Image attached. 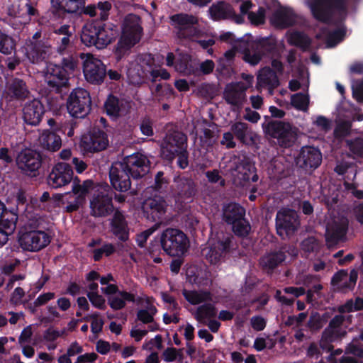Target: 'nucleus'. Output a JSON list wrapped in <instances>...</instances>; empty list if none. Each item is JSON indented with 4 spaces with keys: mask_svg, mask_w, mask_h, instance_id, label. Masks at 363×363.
Returning <instances> with one entry per match:
<instances>
[{
    "mask_svg": "<svg viewBox=\"0 0 363 363\" xmlns=\"http://www.w3.org/2000/svg\"><path fill=\"white\" fill-rule=\"evenodd\" d=\"M117 35L118 29L115 26H101L89 22L82 28L81 41L87 47L94 46L97 49H103L111 43Z\"/></svg>",
    "mask_w": 363,
    "mask_h": 363,
    "instance_id": "nucleus-1",
    "label": "nucleus"
},
{
    "mask_svg": "<svg viewBox=\"0 0 363 363\" xmlns=\"http://www.w3.org/2000/svg\"><path fill=\"white\" fill-rule=\"evenodd\" d=\"M94 183L91 180L80 183L77 179H74L71 191L55 194L52 196V200L58 206H65L66 212L76 211L85 203L86 195L92 189Z\"/></svg>",
    "mask_w": 363,
    "mask_h": 363,
    "instance_id": "nucleus-2",
    "label": "nucleus"
},
{
    "mask_svg": "<svg viewBox=\"0 0 363 363\" xmlns=\"http://www.w3.org/2000/svg\"><path fill=\"white\" fill-rule=\"evenodd\" d=\"M142 32L140 18L133 14L126 16L122 27L121 37L116 48L117 54L121 55L138 43Z\"/></svg>",
    "mask_w": 363,
    "mask_h": 363,
    "instance_id": "nucleus-3",
    "label": "nucleus"
},
{
    "mask_svg": "<svg viewBox=\"0 0 363 363\" xmlns=\"http://www.w3.org/2000/svg\"><path fill=\"white\" fill-rule=\"evenodd\" d=\"M306 4L314 18L320 21L336 14L340 18L345 15V0H306Z\"/></svg>",
    "mask_w": 363,
    "mask_h": 363,
    "instance_id": "nucleus-4",
    "label": "nucleus"
},
{
    "mask_svg": "<svg viewBox=\"0 0 363 363\" xmlns=\"http://www.w3.org/2000/svg\"><path fill=\"white\" fill-rule=\"evenodd\" d=\"M160 242L163 250L171 256H181L189 247L187 237L177 229L164 230L161 235Z\"/></svg>",
    "mask_w": 363,
    "mask_h": 363,
    "instance_id": "nucleus-5",
    "label": "nucleus"
},
{
    "mask_svg": "<svg viewBox=\"0 0 363 363\" xmlns=\"http://www.w3.org/2000/svg\"><path fill=\"white\" fill-rule=\"evenodd\" d=\"M18 242L24 250L36 252L45 247L50 242V238L44 231L25 228L19 233Z\"/></svg>",
    "mask_w": 363,
    "mask_h": 363,
    "instance_id": "nucleus-6",
    "label": "nucleus"
},
{
    "mask_svg": "<svg viewBox=\"0 0 363 363\" xmlns=\"http://www.w3.org/2000/svg\"><path fill=\"white\" fill-rule=\"evenodd\" d=\"M91 99L88 91L82 88L75 89L70 94L67 108L69 113L76 118H83L90 108Z\"/></svg>",
    "mask_w": 363,
    "mask_h": 363,
    "instance_id": "nucleus-7",
    "label": "nucleus"
},
{
    "mask_svg": "<svg viewBox=\"0 0 363 363\" xmlns=\"http://www.w3.org/2000/svg\"><path fill=\"white\" fill-rule=\"evenodd\" d=\"M83 60V72L86 80L92 84H99L106 76V67L103 62L89 53L80 55Z\"/></svg>",
    "mask_w": 363,
    "mask_h": 363,
    "instance_id": "nucleus-8",
    "label": "nucleus"
},
{
    "mask_svg": "<svg viewBox=\"0 0 363 363\" xmlns=\"http://www.w3.org/2000/svg\"><path fill=\"white\" fill-rule=\"evenodd\" d=\"M198 19L192 15L179 13L170 16V24L179 37L187 38L199 35Z\"/></svg>",
    "mask_w": 363,
    "mask_h": 363,
    "instance_id": "nucleus-9",
    "label": "nucleus"
},
{
    "mask_svg": "<svg viewBox=\"0 0 363 363\" xmlns=\"http://www.w3.org/2000/svg\"><path fill=\"white\" fill-rule=\"evenodd\" d=\"M277 230L283 238L293 234L299 226L298 215L290 209H281L277 214Z\"/></svg>",
    "mask_w": 363,
    "mask_h": 363,
    "instance_id": "nucleus-10",
    "label": "nucleus"
},
{
    "mask_svg": "<svg viewBox=\"0 0 363 363\" xmlns=\"http://www.w3.org/2000/svg\"><path fill=\"white\" fill-rule=\"evenodd\" d=\"M228 169L234 178V182L238 184H242V182L250 179L257 180L252 165L236 156L231 157Z\"/></svg>",
    "mask_w": 363,
    "mask_h": 363,
    "instance_id": "nucleus-11",
    "label": "nucleus"
},
{
    "mask_svg": "<svg viewBox=\"0 0 363 363\" xmlns=\"http://www.w3.org/2000/svg\"><path fill=\"white\" fill-rule=\"evenodd\" d=\"M72 167L66 163L58 162L52 169L48 177V184L53 189L68 185L73 179Z\"/></svg>",
    "mask_w": 363,
    "mask_h": 363,
    "instance_id": "nucleus-12",
    "label": "nucleus"
},
{
    "mask_svg": "<svg viewBox=\"0 0 363 363\" xmlns=\"http://www.w3.org/2000/svg\"><path fill=\"white\" fill-rule=\"evenodd\" d=\"M343 318L342 315L335 316L324 330L320 341V345L323 350L330 351L332 349L330 343L346 335V330L341 326Z\"/></svg>",
    "mask_w": 363,
    "mask_h": 363,
    "instance_id": "nucleus-13",
    "label": "nucleus"
},
{
    "mask_svg": "<svg viewBox=\"0 0 363 363\" xmlns=\"http://www.w3.org/2000/svg\"><path fill=\"white\" fill-rule=\"evenodd\" d=\"M186 138L180 133H175L173 138H168V143L166 145H162L163 153L165 150L169 151L172 155L176 153L179 154L178 164L182 169L188 166V157L186 148Z\"/></svg>",
    "mask_w": 363,
    "mask_h": 363,
    "instance_id": "nucleus-14",
    "label": "nucleus"
},
{
    "mask_svg": "<svg viewBox=\"0 0 363 363\" xmlns=\"http://www.w3.org/2000/svg\"><path fill=\"white\" fill-rule=\"evenodd\" d=\"M90 200L91 214L95 217L106 216L113 211L111 198L108 196L105 187L98 190Z\"/></svg>",
    "mask_w": 363,
    "mask_h": 363,
    "instance_id": "nucleus-15",
    "label": "nucleus"
},
{
    "mask_svg": "<svg viewBox=\"0 0 363 363\" xmlns=\"http://www.w3.org/2000/svg\"><path fill=\"white\" fill-rule=\"evenodd\" d=\"M16 220V214L7 211L0 201V247L6 243L9 236L15 230Z\"/></svg>",
    "mask_w": 363,
    "mask_h": 363,
    "instance_id": "nucleus-16",
    "label": "nucleus"
},
{
    "mask_svg": "<svg viewBox=\"0 0 363 363\" xmlns=\"http://www.w3.org/2000/svg\"><path fill=\"white\" fill-rule=\"evenodd\" d=\"M16 163L19 169L27 174L31 175L39 169L41 164L40 155L32 150H22L18 155Z\"/></svg>",
    "mask_w": 363,
    "mask_h": 363,
    "instance_id": "nucleus-17",
    "label": "nucleus"
},
{
    "mask_svg": "<svg viewBox=\"0 0 363 363\" xmlns=\"http://www.w3.org/2000/svg\"><path fill=\"white\" fill-rule=\"evenodd\" d=\"M109 177L111 185L115 189L125 191L130 189V174L123 163L115 162L113 164L110 169Z\"/></svg>",
    "mask_w": 363,
    "mask_h": 363,
    "instance_id": "nucleus-18",
    "label": "nucleus"
},
{
    "mask_svg": "<svg viewBox=\"0 0 363 363\" xmlns=\"http://www.w3.org/2000/svg\"><path fill=\"white\" fill-rule=\"evenodd\" d=\"M122 163L133 178L143 177L148 171V160L145 155L140 153L127 157Z\"/></svg>",
    "mask_w": 363,
    "mask_h": 363,
    "instance_id": "nucleus-19",
    "label": "nucleus"
},
{
    "mask_svg": "<svg viewBox=\"0 0 363 363\" xmlns=\"http://www.w3.org/2000/svg\"><path fill=\"white\" fill-rule=\"evenodd\" d=\"M271 128L272 135L278 140L281 146H290L296 139V129L289 123H274L272 124Z\"/></svg>",
    "mask_w": 363,
    "mask_h": 363,
    "instance_id": "nucleus-20",
    "label": "nucleus"
},
{
    "mask_svg": "<svg viewBox=\"0 0 363 363\" xmlns=\"http://www.w3.org/2000/svg\"><path fill=\"white\" fill-rule=\"evenodd\" d=\"M45 113V107L42 102L36 99L28 101L23 108V118L26 123L38 125Z\"/></svg>",
    "mask_w": 363,
    "mask_h": 363,
    "instance_id": "nucleus-21",
    "label": "nucleus"
},
{
    "mask_svg": "<svg viewBox=\"0 0 363 363\" xmlns=\"http://www.w3.org/2000/svg\"><path fill=\"white\" fill-rule=\"evenodd\" d=\"M147 57H138L131 62L127 69V77L130 83L139 84L143 82L147 72L150 71Z\"/></svg>",
    "mask_w": 363,
    "mask_h": 363,
    "instance_id": "nucleus-22",
    "label": "nucleus"
},
{
    "mask_svg": "<svg viewBox=\"0 0 363 363\" xmlns=\"http://www.w3.org/2000/svg\"><path fill=\"white\" fill-rule=\"evenodd\" d=\"M108 143L106 135L102 131L82 137L80 146L86 151L96 152L104 150Z\"/></svg>",
    "mask_w": 363,
    "mask_h": 363,
    "instance_id": "nucleus-23",
    "label": "nucleus"
},
{
    "mask_svg": "<svg viewBox=\"0 0 363 363\" xmlns=\"http://www.w3.org/2000/svg\"><path fill=\"white\" fill-rule=\"evenodd\" d=\"M44 78L47 84L52 87L63 86L67 84L68 73L60 66L49 64L44 73Z\"/></svg>",
    "mask_w": 363,
    "mask_h": 363,
    "instance_id": "nucleus-24",
    "label": "nucleus"
},
{
    "mask_svg": "<svg viewBox=\"0 0 363 363\" xmlns=\"http://www.w3.org/2000/svg\"><path fill=\"white\" fill-rule=\"evenodd\" d=\"M322 155L320 152L313 147H302L297 157V164L302 168H316L321 162Z\"/></svg>",
    "mask_w": 363,
    "mask_h": 363,
    "instance_id": "nucleus-25",
    "label": "nucleus"
},
{
    "mask_svg": "<svg viewBox=\"0 0 363 363\" xmlns=\"http://www.w3.org/2000/svg\"><path fill=\"white\" fill-rule=\"evenodd\" d=\"M357 277L358 273L355 269L351 270L349 274L341 270L334 275L332 284L338 290L351 289L355 286Z\"/></svg>",
    "mask_w": 363,
    "mask_h": 363,
    "instance_id": "nucleus-26",
    "label": "nucleus"
},
{
    "mask_svg": "<svg viewBox=\"0 0 363 363\" xmlns=\"http://www.w3.org/2000/svg\"><path fill=\"white\" fill-rule=\"evenodd\" d=\"M347 226V221L345 218H338L328 223L326 227V239L328 242L341 240L345 235Z\"/></svg>",
    "mask_w": 363,
    "mask_h": 363,
    "instance_id": "nucleus-27",
    "label": "nucleus"
},
{
    "mask_svg": "<svg viewBox=\"0 0 363 363\" xmlns=\"http://www.w3.org/2000/svg\"><path fill=\"white\" fill-rule=\"evenodd\" d=\"M165 208L166 203L161 198L147 199L143 204V209L147 213V217L151 218L153 220L160 219L165 212Z\"/></svg>",
    "mask_w": 363,
    "mask_h": 363,
    "instance_id": "nucleus-28",
    "label": "nucleus"
},
{
    "mask_svg": "<svg viewBox=\"0 0 363 363\" xmlns=\"http://www.w3.org/2000/svg\"><path fill=\"white\" fill-rule=\"evenodd\" d=\"M246 87L242 82L228 84L225 90L224 96L226 101L232 105L238 106L245 99Z\"/></svg>",
    "mask_w": 363,
    "mask_h": 363,
    "instance_id": "nucleus-29",
    "label": "nucleus"
},
{
    "mask_svg": "<svg viewBox=\"0 0 363 363\" xmlns=\"http://www.w3.org/2000/svg\"><path fill=\"white\" fill-rule=\"evenodd\" d=\"M295 19V15L291 10L280 8L273 13L270 22L275 27L284 28L293 25Z\"/></svg>",
    "mask_w": 363,
    "mask_h": 363,
    "instance_id": "nucleus-30",
    "label": "nucleus"
},
{
    "mask_svg": "<svg viewBox=\"0 0 363 363\" xmlns=\"http://www.w3.org/2000/svg\"><path fill=\"white\" fill-rule=\"evenodd\" d=\"M209 14L211 18L213 20L235 18L237 23H240L242 22V18L235 15V12L231 6L224 2L213 5L209 9Z\"/></svg>",
    "mask_w": 363,
    "mask_h": 363,
    "instance_id": "nucleus-31",
    "label": "nucleus"
},
{
    "mask_svg": "<svg viewBox=\"0 0 363 363\" xmlns=\"http://www.w3.org/2000/svg\"><path fill=\"white\" fill-rule=\"evenodd\" d=\"M108 297V303L110 307L114 310H121L126 306L128 302H134V294L125 291H119L111 295H106Z\"/></svg>",
    "mask_w": 363,
    "mask_h": 363,
    "instance_id": "nucleus-32",
    "label": "nucleus"
},
{
    "mask_svg": "<svg viewBox=\"0 0 363 363\" xmlns=\"http://www.w3.org/2000/svg\"><path fill=\"white\" fill-rule=\"evenodd\" d=\"M39 144L45 150L51 152L58 150L62 146L60 137L48 130L43 131L39 137Z\"/></svg>",
    "mask_w": 363,
    "mask_h": 363,
    "instance_id": "nucleus-33",
    "label": "nucleus"
},
{
    "mask_svg": "<svg viewBox=\"0 0 363 363\" xmlns=\"http://www.w3.org/2000/svg\"><path fill=\"white\" fill-rule=\"evenodd\" d=\"M111 231L121 240L128 239V230L124 216L122 213L116 212L111 221Z\"/></svg>",
    "mask_w": 363,
    "mask_h": 363,
    "instance_id": "nucleus-34",
    "label": "nucleus"
},
{
    "mask_svg": "<svg viewBox=\"0 0 363 363\" xmlns=\"http://www.w3.org/2000/svg\"><path fill=\"white\" fill-rule=\"evenodd\" d=\"M244 215V208L235 203H229L223 208V218L231 225L243 219Z\"/></svg>",
    "mask_w": 363,
    "mask_h": 363,
    "instance_id": "nucleus-35",
    "label": "nucleus"
},
{
    "mask_svg": "<svg viewBox=\"0 0 363 363\" xmlns=\"http://www.w3.org/2000/svg\"><path fill=\"white\" fill-rule=\"evenodd\" d=\"M8 13L11 16L18 17L23 15V10L26 9L29 16H33L35 10L28 4V0H9Z\"/></svg>",
    "mask_w": 363,
    "mask_h": 363,
    "instance_id": "nucleus-36",
    "label": "nucleus"
},
{
    "mask_svg": "<svg viewBox=\"0 0 363 363\" xmlns=\"http://www.w3.org/2000/svg\"><path fill=\"white\" fill-rule=\"evenodd\" d=\"M278 83L276 74L269 68L265 67L259 71L257 83V88L258 89L264 87L273 88L277 86Z\"/></svg>",
    "mask_w": 363,
    "mask_h": 363,
    "instance_id": "nucleus-37",
    "label": "nucleus"
},
{
    "mask_svg": "<svg viewBox=\"0 0 363 363\" xmlns=\"http://www.w3.org/2000/svg\"><path fill=\"white\" fill-rule=\"evenodd\" d=\"M231 131L242 143L248 144L252 141L253 134L246 123L235 122L231 125Z\"/></svg>",
    "mask_w": 363,
    "mask_h": 363,
    "instance_id": "nucleus-38",
    "label": "nucleus"
},
{
    "mask_svg": "<svg viewBox=\"0 0 363 363\" xmlns=\"http://www.w3.org/2000/svg\"><path fill=\"white\" fill-rule=\"evenodd\" d=\"M105 108L107 113L113 117L124 115L128 111L126 105L123 102H120L118 99L113 96H108L105 103Z\"/></svg>",
    "mask_w": 363,
    "mask_h": 363,
    "instance_id": "nucleus-39",
    "label": "nucleus"
},
{
    "mask_svg": "<svg viewBox=\"0 0 363 363\" xmlns=\"http://www.w3.org/2000/svg\"><path fill=\"white\" fill-rule=\"evenodd\" d=\"M185 299L192 305H198L211 300V294L206 291L186 290L183 291Z\"/></svg>",
    "mask_w": 363,
    "mask_h": 363,
    "instance_id": "nucleus-40",
    "label": "nucleus"
},
{
    "mask_svg": "<svg viewBox=\"0 0 363 363\" xmlns=\"http://www.w3.org/2000/svg\"><path fill=\"white\" fill-rule=\"evenodd\" d=\"M7 94L11 97L22 99L28 96L29 91L26 84L22 80L14 79L13 82L7 86Z\"/></svg>",
    "mask_w": 363,
    "mask_h": 363,
    "instance_id": "nucleus-41",
    "label": "nucleus"
},
{
    "mask_svg": "<svg viewBox=\"0 0 363 363\" xmlns=\"http://www.w3.org/2000/svg\"><path fill=\"white\" fill-rule=\"evenodd\" d=\"M54 7L68 13L77 11L84 4V0H51Z\"/></svg>",
    "mask_w": 363,
    "mask_h": 363,
    "instance_id": "nucleus-42",
    "label": "nucleus"
},
{
    "mask_svg": "<svg viewBox=\"0 0 363 363\" xmlns=\"http://www.w3.org/2000/svg\"><path fill=\"white\" fill-rule=\"evenodd\" d=\"M229 239H226L225 242H218L213 248H211L206 254L207 259H208L212 264H216L223 251L229 246Z\"/></svg>",
    "mask_w": 363,
    "mask_h": 363,
    "instance_id": "nucleus-43",
    "label": "nucleus"
},
{
    "mask_svg": "<svg viewBox=\"0 0 363 363\" xmlns=\"http://www.w3.org/2000/svg\"><path fill=\"white\" fill-rule=\"evenodd\" d=\"M345 32L342 30H337L332 33L326 30H323L322 33L317 35L318 38H323L325 39L326 47L333 48L339 43L344 38Z\"/></svg>",
    "mask_w": 363,
    "mask_h": 363,
    "instance_id": "nucleus-44",
    "label": "nucleus"
},
{
    "mask_svg": "<svg viewBox=\"0 0 363 363\" xmlns=\"http://www.w3.org/2000/svg\"><path fill=\"white\" fill-rule=\"evenodd\" d=\"M263 46V43L259 42L258 43H253L251 45V48L252 49L256 48V50H247L245 51L244 54L243 59L245 62L247 63L255 65L258 64V62L262 59V55L261 52L259 50V48H262Z\"/></svg>",
    "mask_w": 363,
    "mask_h": 363,
    "instance_id": "nucleus-45",
    "label": "nucleus"
},
{
    "mask_svg": "<svg viewBox=\"0 0 363 363\" xmlns=\"http://www.w3.org/2000/svg\"><path fill=\"white\" fill-rule=\"evenodd\" d=\"M114 278L111 274H108L100 278L101 291L105 295H111L117 292L118 286L113 284Z\"/></svg>",
    "mask_w": 363,
    "mask_h": 363,
    "instance_id": "nucleus-46",
    "label": "nucleus"
},
{
    "mask_svg": "<svg viewBox=\"0 0 363 363\" xmlns=\"http://www.w3.org/2000/svg\"><path fill=\"white\" fill-rule=\"evenodd\" d=\"M26 55L28 59L32 62H38L43 58V52H40V45L29 41L26 43L25 48Z\"/></svg>",
    "mask_w": 363,
    "mask_h": 363,
    "instance_id": "nucleus-47",
    "label": "nucleus"
},
{
    "mask_svg": "<svg viewBox=\"0 0 363 363\" xmlns=\"http://www.w3.org/2000/svg\"><path fill=\"white\" fill-rule=\"evenodd\" d=\"M284 255L282 252H277L267 255L261 259V264L266 268L273 269L284 260Z\"/></svg>",
    "mask_w": 363,
    "mask_h": 363,
    "instance_id": "nucleus-48",
    "label": "nucleus"
},
{
    "mask_svg": "<svg viewBox=\"0 0 363 363\" xmlns=\"http://www.w3.org/2000/svg\"><path fill=\"white\" fill-rule=\"evenodd\" d=\"M287 41L291 45H294L306 49L310 44L309 38L303 33L294 32L287 35Z\"/></svg>",
    "mask_w": 363,
    "mask_h": 363,
    "instance_id": "nucleus-49",
    "label": "nucleus"
},
{
    "mask_svg": "<svg viewBox=\"0 0 363 363\" xmlns=\"http://www.w3.org/2000/svg\"><path fill=\"white\" fill-rule=\"evenodd\" d=\"M216 311L211 304H204L199 307L195 313V318L200 322L205 319L216 316Z\"/></svg>",
    "mask_w": 363,
    "mask_h": 363,
    "instance_id": "nucleus-50",
    "label": "nucleus"
},
{
    "mask_svg": "<svg viewBox=\"0 0 363 363\" xmlns=\"http://www.w3.org/2000/svg\"><path fill=\"white\" fill-rule=\"evenodd\" d=\"M291 103L296 109L306 111L308 107L309 97L307 94H296L291 96Z\"/></svg>",
    "mask_w": 363,
    "mask_h": 363,
    "instance_id": "nucleus-51",
    "label": "nucleus"
},
{
    "mask_svg": "<svg viewBox=\"0 0 363 363\" xmlns=\"http://www.w3.org/2000/svg\"><path fill=\"white\" fill-rule=\"evenodd\" d=\"M15 50V42L10 36L0 33V52L10 55Z\"/></svg>",
    "mask_w": 363,
    "mask_h": 363,
    "instance_id": "nucleus-52",
    "label": "nucleus"
},
{
    "mask_svg": "<svg viewBox=\"0 0 363 363\" xmlns=\"http://www.w3.org/2000/svg\"><path fill=\"white\" fill-rule=\"evenodd\" d=\"M156 312L155 306L148 303L146 309H141L138 312V318L144 323H152Z\"/></svg>",
    "mask_w": 363,
    "mask_h": 363,
    "instance_id": "nucleus-53",
    "label": "nucleus"
},
{
    "mask_svg": "<svg viewBox=\"0 0 363 363\" xmlns=\"http://www.w3.org/2000/svg\"><path fill=\"white\" fill-rule=\"evenodd\" d=\"M232 228L235 234L239 236H245L248 234L250 230V225L243 218L240 221L232 225Z\"/></svg>",
    "mask_w": 363,
    "mask_h": 363,
    "instance_id": "nucleus-54",
    "label": "nucleus"
},
{
    "mask_svg": "<svg viewBox=\"0 0 363 363\" xmlns=\"http://www.w3.org/2000/svg\"><path fill=\"white\" fill-rule=\"evenodd\" d=\"M86 295L93 306L101 310L106 308V299L102 295L99 294V293H91L87 294Z\"/></svg>",
    "mask_w": 363,
    "mask_h": 363,
    "instance_id": "nucleus-55",
    "label": "nucleus"
},
{
    "mask_svg": "<svg viewBox=\"0 0 363 363\" xmlns=\"http://www.w3.org/2000/svg\"><path fill=\"white\" fill-rule=\"evenodd\" d=\"M363 308V299L360 298H356L355 301L350 300L348 301L345 305L340 308V311L342 313L350 312L352 311L360 310Z\"/></svg>",
    "mask_w": 363,
    "mask_h": 363,
    "instance_id": "nucleus-56",
    "label": "nucleus"
},
{
    "mask_svg": "<svg viewBox=\"0 0 363 363\" xmlns=\"http://www.w3.org/2000/svg\"><path fill=\"white\" fill-rule=\"evenodd\" d=\"M248 19L251 23L254 25H259L264 23L265 21V10L263 7L259 9L256 12H250L248 13Z\"/></svg>",
    "mask_w": 363,
    "mask_h": 363,
    "instance_id": "nucleus-57",
    "label": "nucleus"
},
{
    "mask_svg": "<svg viewBox=\"0 0 363 363\" xmlns=\"http://www.w3.org/2000/svg\"><path fill=\"white\" fill-rule=\"evenodd\" d=\"M346 354H354L357 359L363 358V348L359 347L355 340L349 343L345 348Z\"/></svg>",
    "mask_w": 363,
    "mask_h": 363,
    "instance_id": "nucleus-58",
    "label": "nucleus"
},
{
    "mask_svg": "<svg viewBox=\"0 0 363 363\" xmlns=\"http://www.w3.org/2000/svg\"><path fill=\"white\" fill-rule=\"evenodd\" d=\"M162 347V337L160 335H156L154 338L150 341L145 342L143 345V349L151 351L155 349L160 350Z\"/></svg>",
    "mask_w": 363,
    "mask_h": 363,
    "instance_id": "nucleus-59",
    "label": "nucleus"
},
{
    "mask_svg": "<svg viewBox=\"0 0 363 363\" xmlns=\"http://www.w3.org/2000/svg\"><path fill=\"white\" fill-rule=\"evenodd\" d=\"M67 70L68 77L72 74L77 67V61L72 57H69L63 60V66L61 67Z\"/></svg>",
    "mask_w": 363,
    "mask_h": 363,
    "instance_id": "nucleus-60",
    "label": "nucleus"
},
{
    "mask_svg": "<svg viewBox=\"0 0 363 363\" xmlns=\"http://www.w3.org/2000/svg\"><path fill=\"white\" fill-rule=\"evenodd\" d=\"M301 246L304 251L311 252L318 247V244L314 238H308L303 241Z\"/></svg>",
    "mask_w": 363,
    "mask_h": 363,
    "instance_id": "nucleus-61",
    "label": "nucleus"
},
{
    "mask_svg": "<svg viewBox=\"0 0 363 363\" xmlns=\"http://www.w3.org/2000/svg\"><path fill=\"white\" fill-rule=\"evenodd\" d=\"M104 321L100 318L98 315L94 314L91 316V328L94 333H99L103 327Z\"/></svg>",
    "mask_w": 363,
    "mask_h": 363,
    "instance_id": "nucleus-62",
    "label": "nucleus"
},
{
    "mask_svg": "<svg viewBox=\"0 0 363 363\" xmlns=\"http://www.w3.org/2000/svg\"><path fill=\"white\" fill-rule=\"evenodd\" d=\"M32 335L33 331L30 325L24 328L18 339L20 345H23L24 344H28L30 342Z\"/></svg>",
    "mask_w": 363,
    "mask_h": 363,
    "instance_id": "nucleus-63",
    "label": "nucleus"
},
{
    "mask_svg": "<svg viewBox=\"0 0 363 363\" xmlns=\"http://www.w3.org/2000/svg\"><path fill=\"white\" fill-rule=\"evenodd\" d=\"M162 356L165 362H173L177 359L178 352L175 348L168 347L163 352Z\"/></svg>",
    "mask_w": 363,
    "mask_h": 363,
    "instance_id": "nucleus-64",
    "label": "nucleus"
}]
</instances>
